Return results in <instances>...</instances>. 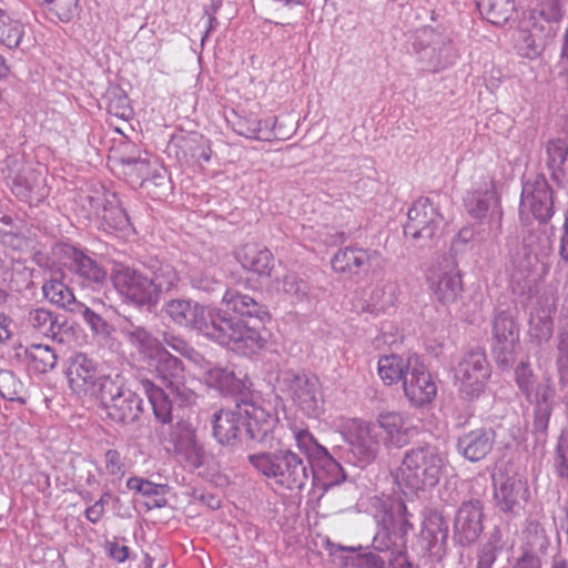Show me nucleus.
<instances>
[{
	"mask_svg": "<svg viewBox=\"0 0 568 568\" xmlns=\"http://www.w3.org/2000/svg\"><path fill=\"white\" fill-rule=\"evenodd\" d=\"M503 534L498 527L489 532L485 542H483L476 554V568H493L498 555L501 552Z\"/></svg>",
	"mask_w": 568,
	"mask_h": 568,
	"instance_id": "obj_42",
	"label": "nucleus"
},
{
	"mask_svg": "<svg viewBox=\"0 0 568 568\" xmlns=\"http://www.w3.org/2000/svg\"><path fill=\"white\" fill-rule=\"evenodd\" d=\"M194 469H199L205 464V450L201 443L195 438L190 444L180 448L176 453Z\"/></svg>",
	"mask_w": 568,
	"mask_h": 568,
	"instance_id": "obj_58",
	"label": "nucleus"
},
{
	"mask_svg": "<svg viewBox=\"0 0 568 568\" xmlns=\"http://www.w3.org/2000/svg\"><path fill=\"white\" fill-rule=\"evenodd\" d=\"M79 0H50L45 4L50 6V10L64 22L73 19L78 11Z\"/></svg>",
	"mask_w": 568,
	"mask_h": 568,
	"instance_id": "obj_60",
	"label": "nucleus"
},
{
	"mask_svg": "<svg viewBox=\"0 0 568 568\" xmlns=\"http://www.w3.org/2000/svg\"><path fill=\"white\" fill-rule=\"evenodd\" d=\"M104 465L106 473L113 476H123L125 473V464L121 453L116 449H109L104 454Z\"/></svg>",
	"mask_w": 568,
	"mask_h": 568,
	"instance_id": "obj_64",
	"label": "nucleus"
},
{
	"mask_svg": "<svg viewBox=\"0 0 568 568\" xmlns=\"http://www.w3.org/2000/svg\"><path fill=\"white\" fill-rule=\"evenodd\" d=\"M566 0H539L535 9L534 19L537 17L542 19L547 26L546 37L555 38L558 29V24L561 22L565 16Z\"/></svg>",
	"mask_w": 568,
	"mask_h": 568,
	"instance_id": "obj_38",
	"label": "nucleus"
},
{
	"mask_svg": "<svg viewBox=\"0 0 568 568\" xmlns=\"http://www.w3.org/2000/svg\"><path fill=\"white\" fill-rule=\"evenodd\" d=\"M343 551H349L352 556L347 558L348 562L356 568H385V559L382 558L378 554L373 551H362L359 547V551L352 547H339Z\"/></svg>",
	"mask_w": 568,
	"mask_h": 568,
	"instance_id": "obj_54",
	"label": "nucleus"
},
{
	"mask_svg": "<svg viewBox=\"0 0 568 568\" xmlns=\"http://www.w3.org/2000/svg\"><path fill=\"white\" fill-rule=\"evenodd\" d=\"M276 390L304 415L317 418L324 410V395L317 376L304 369L281 368L275 378Z\"/></svg>",
	"mask_w": 568,
	"mask_h": 568,
	"instance_id": "obj_6",
	"label": "nucleus"
},
{
	"mask_svg": "<svg viewBox=\"0 0 568 568\" xmlns=\"http://www.w3.org/2000/svg\"><path fill=\"white\" fill-rule=\"evenodd\" d=\"M437 301L447 306L458 305L463 298L464 285L460 271L454 266L453 270L444 272L434 288Z\"/></svg>",
	"mask_w": 568,
	"mask_h": 568,
	"instance_id": "obj_31",
	"label": "nucleus"
},
{
	"mask_svg": "<svg viewBox=\"0 0 568 568\" xmlns=\"http://www.w3.org/2000/svg\"><path fill=\"white\" fill-rule=\"evenodd\" d=\"M12 194L21 202L38 205L49 195L43 173L22 161L17 155H9L2 170Z\"/></svg>",
	"mask_w": 568,
	"mask_h": 568,
	"instance_id": "obj_8",
	"label": "nucleus"
},
{
	"mask_svg": "<svg viewBox=\"0 0 568 568\" xmlns=\"http://www.w3.org/2000/svg\"><path fill=\"white\" fill-rule=\"evenodd\" d=\"M494 498L498 509L504 514L518 515L529 499L527 481L516 476H505L500 481L494 478Z\"/></svg>",
	"mask_w": 568,
	"mask_h": 568,
	"instance_id": "obj_20",
	"label": "nucleus"
},
{
	"mask_svg": "<svg viewBox=\"0 0 568 568\" xmlns=\"http://www.w3.org/2000/svg\"><path fill=\"white\" fill-rule=\"evenodd\" d=\"M139 384L143 393L149 398V403L152 406L155 418L163 424L170 423L172 420L173 409L170 394L166 393L163 388L156 386L149 378L139 379Z\"/></svg>",
	"mask_w": 568,
	"mask_h": 568,
	"instance_id": "obj_32",
	"label": "nucleus"
},
{
	"mask_svg": "<svg viewBox=\"0 0 568 568\" xmlns=\"http://www.w3.org/2000/svg\"><path fill=\"white\" fill-rule=\"evenodd\" d=\"M24 388L12 371L0 369V395L10 402L24 403Z\"/></svg>",
	"mask_w": 568,
	"mask_h": 568,
	"instance_id": "obj_51",
	"label": "nucleus"
},
{
	"mask_svg": "<svg viewBox=\"0 0 568 568\" xmlns=\"http://www.w3.org/2000/svg\"><path fill=\"white\" fill-rule=\"evenodd\" d=\"M23 24L0 9V43L12 49L19 47L23 37Z\"/></svg>",
	"mask_w": 568,
	"mask_h": 568,
	"instance_id": "obj_48",
	"label": "nucleus"
},
{
	"mask_svg": "<svg viewBox=\"0 0 568 568\" xmlns=\"http://www.w3.org/2000/svg\"><path fill=\"white\" fill-rule=\"evenodd\" d=\"M122 164L126 166V173L132 174L135 173L138 178L142 180L141 185L149 180V160L140 159V158H123L121 160Z\"/></svg>",
	"mask_w": 568,
	"mask_h": 568,
	"instance_id": "obj_63",
	"label": "nucleus"
},
{
	"mask_svg": "<svg viewBox=\"0 0 568 568\" xmlns=\"http://www.w3.org/2000/svg\"><path fill=\"white\" fill-rule=\"evenodd\" d=\"M519 349L520 339L491 343V356L498 369L509 372L516 365Z\"/></svg>",
	"mask_w": 568,
	"mask_h": 568,
	"instance_id": "obj_45",
	"label": "nucleus"
},
{
	"mask_svg": "<svg viewBox=\"0 0 568 568\" xmlns=\"http://www.w3.org/2000/svg\"><path fill=\"white\" fill-rule=\"evenodd\" d=\"M98 216L113 230H123L129 224V216L114 193L104 196V203Z\"/></svg>",
	"mask_w": 568,
	"mask_h": 568,
	"instance_id": "obj_43",
	"label": "nucleus"
},
{
	"mask_svg": "<svg viewBox=\"0 0 568 568\" xmlns=\"http://www.w3.org/2000/svg\"><path fill=\"white\" fill-rule=\"evenodd\" d=\"M443 220L428 197H419L408 210L404 225L405 237L420 248H432L442 235Z\"/></svg>",
	"mask_w": 568,
	"mask_h": 568,
	"instance_id": "obj_10",
	"label": "nucleus"
},
{
	"mask_svg": "<svg viewBox=\"0 0 568 568\" xmlns=\"http://www.w3.org/2000/svg\"><path fill=\"white\" fill-rule=\"evenodd\" d=\"M59 253L70 261L69 268L87 285H102L106 281V270L84 251L69 244H60Z\"/></svg>",
	"mask_w": 568,
	"mask_h": 568,
	"instance_id": "obj_21",
	"label": "nucleus"
},
{
	"mask_svg": "<svg viewBox=\"0 0 568 568\" xmlns=\"http://www.w3.org/2000/svg\"><path fill=\"white\" fill-rule=\"evenodd\" d=\"M498 202L495 190V181H490V189L476 190L465 197V207L467 213L474 219L486 217L491 203Z\"/></svg>",
	"mask_w": 568,
	"mask_h": 568,
	"instance_id": "obj_40",
	"label": "nucleus"
},
{
	"mask_svg": "<svg viewBox=\"0 0 568 568\" xmlns=\"http://www.w3.org/2000/svg\"><path fill=\"white\" fill-rule=\"evenodd\" d=\"M484 503L479 498L460 501L453 520V541L468 548L476 544L484 530Z\"/></svg>",
	"mask_w": 568,
	"mask_h": 568,
	"instance_id": "obj_13",
	"label": "nucleus"
},
{
	"mask_svg": "<svg viewBox=\"0 0 568 568\" xmlns=\"http://www.w3.org/2000/svg\"><path fill=\"white\" fill-rule=\"evenodd\" d=\"M433 534L440 535V545L448 544V523L442 510L429 509L423 521L422 537H430Z\"/></svg>",
	"mask_w": 568,
	"mask_h": 568,
	"instance_id": "obj_50",
	"label": "nucleus"
},
{
	"mask_svg": "<svg viewBox=\"0 0 568 568\" xmlns=\"http://www.w3.org/2000/svg\"><path fill=\"white\" fill-rule=\"evenodd\" d=\"M191 282L194 288L203 291L207 294H213L223 290L222 282L206 273H199L193 275Z\"/></svg>",
	"mask_w": 568,
	"mask_h": 568,
	"instance_id": "obj_62",
	"label": "nucleus"
},
{
	"mask_svg": "<svg viewBox=\"0 0 568 568\" xmlns=\"http://www.w3.org/2000/svg\"><path fill=\"white\" fill-rule=\"evenodd\" d=\"M556 390L550 383L538 384L532 409L531 435L535 447H544L548 439V428L555 405Z\"/></svg>",
	"mask_w": 568,
	"mask_h": 568,
	"instance_id": "obj_18",
	"label": "nucleus"
},
{
	"mask_svg": "<svg viewBox=\"0 0 568 568\" xmlns=\"http://www.w3.org/2000/svg\"><path fill=\"white\" fill-rule=\"evenodd\" d=\"M495 443L496 430L490 426H480L459 435L456 449L468 462L478 463L493 452Z\"/></svg>",
	"mask_w": 568,
	"mask_h": 568,
	"instance_id": "obj_19",
	"label": "nucleus"
},
{
	"mask_svg": "<svg viewBox=\"0 0 568 568\" xmlns=\"http://www.w3.org/2000/svg\"><path fill=\"white\" fill-rule=\"evenodd\" d=\"M42 292L50 303L60 307H68L73 311L71 305L77 304L73 291L60 280L51 278L47 281L42 286Z\"/></svg>",
	"mask_w": 568,
	"mask_h": 568,
	"instance_id": "obj_44",
	"label": "nucleus"
},
{
	"mask_svg": "<svg viewBox=\"0 0 568 568\" xmlns=\"http://www.w3.org/2000/svg\"><path fill=\"white\" fill-rule=\"evenodd\" d=\"M294 438L298 450L307 457L310 463V478L313 486L327 490L345 480L346 474L341 464L317 443L307 429L294 432Z\"/></svg>",
	"mask_w": 568,
	"mask_h": 568,
	"instance_id": "obj_7",
	"label": "nucleus"
},
{
	"mask_svg": "<svg viewBox=\"0 0 568 568\" xmlns=\"http://www.w3.org/2000/svg\"><path fill=\"white\" fill-rule=\"evenodd\" d=\"M247 460L260 475L287 490H302L310 480L307 457L292 448L253 453Z\"/></svg>",
	"mask_w": 568,
	"mask_h": 568,
	"instance_id": "obj_4",
	"label": "nucleus"
},
{
	"mask_svg": "<svg viewBox=\"0 0 568 568\" xmlns=\"http://www.w3.org/2000/svg\"><path fill=\"white\" fill-rule=\"evenodd\" d=\"M520 205L528 209L539 224L549 223L555 213L554 191L545 174L538 173L523 183Z\"/></svg>",
	"mask_w": 568,
	"mask_h": 568,
	"instance_id": "obj_14",
	"label": "nucleus"
},
{
	"mask_svg": "<svg viewBox=\"0 0 568 568\" xmlns=\"http://www.w3.org/2000/svg\"><path fill=\"white\" fill-rule=\"evenodd\" d=\"M82 316L84 322L89 325L91 331L103 337H110L113 333V326L104 320L100 314L95 313L93 310L83 306Z\"/></svg>",
	"mask_w": 568,
	"mask_h": 568,
	"instance_id": "obj_59",
	"label": "nucleus"
},
{
	"mask_svg": "<svg viewBox=\"0 0 568 568\" xmlns=\"http://www.w3.org/2000/svg\"><path fill=\"white\" fill-rule=\"evenodd\" d=\"M501 220L503 211L498 207L491 210L487 220L479 219L478 222L473 223L476 242L484 243L488 240L497 239L501 233Z\"/></svg>",
	"mask_w": 568,
	"mask_h": 568,
	"instance_id": "obj_47",
	"label": "nucleus"
},
{
	"mask_svg": "<svg viewBox=\"0 0 568 568\" xmlns=\"http://www.w3.org/2000/svg\"><path fill=\"white\" fill-rule=\"evenodd\" d=\"M551 39L546 37L545 26L539 21H535L531 31H523L520 34V54L530 60L536 59L542 53L547 41Z\"/></svg>",
	"mask_w": 568,
	"mask_h": 568,
	"instance_id": "obj_39",
	"label": "nucleus"
},
{
	"mask_svg": "<svg viewBox=\"0 0 568 568\" xmlns=\"http://www.w3.org/2000/svg\"><path fill=\"white\" fill-rule=\"evenodd\" d=\"M204 382L209 387L225 396L250 399V386L252 384L248 379L236 376L234 371L227 367L215 365L207 368L204 373Z\"/></svg>",
	"mask_w": 568,
	"mask_h": 568,
	"instance_id": "obj_24",
	"label": "nucleus"
},
{
	"mask_svg": "<svg viewBox=\"0 0 568 568\" xmlns=\"http://www.w3.org/2000/svg\"><path fill=\"white\" fill-rule=\"evenodd\" d=\"M376 252L358 247L339 248L332 257V267L335 272L348 275L366 272L371 260Z\"/></svg>",
	"mask_w": 568,
	"mask_h": 568,
	"instance_id": "obj_30",
	"label": "nucleus"
},
{
	"mask_svg": "<svg viewBox=\"0 0 568 568\" xmlns=\"http://www.w3.org/2000/svg\"><path fill=\"white\" fill-rule=\"evenodd\" d=\"M277 290L291 297L294 302H305L310 300L311 285L300 274L286 272L276 278Z\"/></svg>",
	"mask_w": 568,
	"mask_h": 568,
	"instance_id": "obj_41",
	"label": "nucleus"
},
{
	"mask_svg": "<svg viewBox=\"0 0 568 568\" xmlns=\"http://www.w3.org/2000/svg\"><path fill=\"white\" fill-rule=\"evenodd\" d=\"M413 47L423 70L426 71L437 72L445 69L453 63L455 58V49L450 39L436 32L433 28L420 30Z\"/></svg>",
	"mask_w": 568,
	"mask_h": 568,
	"instance_id": "obj_12",
	"label": "nucleus"
},
{
	"mask_svg": "<svg viewBox=\"0 0 568 568\" xmlns=\"http://www.w3.org/2000/svg\"><path fill=\"white\" fill-rule=\"evenodd\" d=\"M524 552L538 556L549 546L546 529L538 519L528 517L523 529Z\"/></svg>",
	"mask_w": 568,
	"mask_h": 568,
	"instance_id": "obj_36",
	"label": "nucleus"
},
{
	"mask_svg": "<svg viewBox=\"0 0 568 568\" xmlns=\"http://www.w3.org/2000/svg\"><path fill=\"white\" fill-rule=\"evenodd\" d=\"M195 438V429L185 420H180L172 425L168 435V440L173 446L174 453L190 444Z\"/></svg>",
	"mask_w": 568,
	"mask_h": 568,
	"instance_id": "obj_55",
	"label": "nucleus"
},
{
	"mask_svg": "<svg viewBox=\"0 0 568 568\" xmlns=\"http://www.w3.org/2000/svg\"><path fill=\"white\" fill-rule=\"evenodd\" d=\"M184 150L190 153L191 158L196 161L203 160L209 162L211 160L212 150L211 142L202 134L192 133L187 138H184Z\"/></svg>",
	"mask_w": 568,
	"mask_h": 568,
	"instance_id": "obj_53",
	"label": "nucleus"
},
{
	"mask_svg": "<svg viewBox=\"0 0 568 568\" xmlns=\"http://www.w3.org/2000/svg\"><path fill=\"white\" fill-rule=\"evenodd\" d=\"M26 324L33 334L62 342L61 333L68 322L63 315L55 314L44 307L30 308L26 315Z\"/></svg>",
	"mask_w": 568,
	"mask_h": 568,
	"instance_id": "obj_26",
	"label": "nucleus"
},
{
	"mask_svg": "<svg viewBox=\"0 0 568 568\" xmlns=\"http://www.w3.org/2000/svg\"><path fill=\"white\" fill-rule=\"evenodd\" d=\"M148 365L154 368L158 377L162 379L171 394L182 395L185 385V368L178 356L172 355L163 346Z\"/></svg>",
	"mask_w": 568,
	"mask_h": 568,
	"instance_id": "obj_23",
	"label": "nucleus"
},
{
	"mask_svg": "<svg viewBox=\"0 0 568 568\" xmlns=\"http://www.w3.org/2000/svg\"><path fill=\"white\" fill-rule=\"evenodd\" d=\"M113 285L120 295L138 307H154L163 293L172 291L179 275L175 268L154 260L139 267L122 266L112 275Z\"/></svg>",
	"mask_w": 568,
	"mask_h": 568,
	"instance_id": "obj_3",
	"label": "nucleus"
},
{
	"mask_svg": "<svg viewBox=\"0 0 568 568\" xmlns=\"http://www.w3.org/2000/svg\"><path fill=\"white\" fill-rule=\"evenodd\" d=\"M18 356L22 357L28 368L37 374L53 369L58 359L55 351L43 344H31L23 349V354L18 353Z\"/></svg>",
	"mask_w": 568,
	"mask_h": 568,
	"instance_id": "obj_33",
	"label": "nucleus"
},
{
	"mask_svg": "<svg viewBox=\"0 0 568 568\" xmlns=\"http://www.w3.org/2000/svg\"><path fill=\"white\" fill-rule=\"evenodd\" d=\"M511 369H514V379L519 392L528 402H531L534 393L536 394L537 376L529 359L520 361Z\"/></svg>",
	"mask_w": 568,
	"mask_h": 568,
	"instance_id": "obj_46",
	"label": "nucleus"
},
{
	"mask_svg": "<svg viewBox=\"0 0 568 568\" xmlns=\"http://www.w3.org/2000/svg\"><path fill=\"white\" fill-rule=\"evenodd\" d=\"M125 341L136 349L143 361L149 363L163 347L162 342L144 326L136 325L132 320L125 318L120 328Z\"/></svg>",
	"mask_w": 568,
	"mask_h": 568,
	"instance_id": "obj_27",
	"label": "nucleus"
},
{
	"mask_svg": "<svg viewBox=\"0 0 568 568\" xmlns=\"http://www.w3.org/2000/svg\"><path fill=\"white\" fill-rule=\"evenodd\" d=\"M33 268L22 264L13 266L9 281L10 288L14 292H24L33 287Z\"/></svg>",
	"mask_w": 568,
	"mask_h": 568,
	"instance_id": "obj_57",
	"label": "nucleus"
},
{
	"mask_svg": "<svg viewBox=\"0 0 568 568\" xmlns=\"http://www.w3.org/2000/svg\"><path fill=\"white\" fill-rule=\"evenodd\" d=\"M519 324L510 308H496L491 322V343L519 341Z\"/></svg>",
	"mask_w": 568,
	"mask_h": 568,
	"instance_id": "obj_35",
	"label": "nucleus"
},
{
	"mask_svg": "<svg viewBox=\"0 0 568 568\" xmlns=\"http://www.w3.org/2000/svg\"><path fill=\"white\" fill-rule=\"evenodd\" d=\"M540 308L530 314L528 335L532 343L541 345L547 343L554 334L552 312L556 310L554 293L545 292L537 298Z\"/></svg>",
	"mask_w": 568,
	"mask_h": 568,
	"instance_id": "obj_25",
	"label": "nucleus"
},
{
	"mask_svg": "<svg viewBox=\"0 0 568 568\" xmlns=\"http://www.w3.org/2000/svg\"><path fill=\"white\" fill-rule=\"evenodd\" d=\"M71 389L79 396L98 398L99 388L104 381L113 377L99 376L94 362L83 353H77L70 362L67 372Z\"/></svg>",
	"mask_w": 568,
	"mask_h": 568,
	"instance_id": "obj_16",
	"label": "nucleus"
},
{
	"mask_svg": "<svg viewBox=\"0 0 568 568\" xmlns=\"http://www.w3.org/2000/svg\"><path fill=\"white\" fill-rule=\"evenodd\" d=\"M222 302L227 311L241 318H233L225 311L184 298L170 300L163 311L179 326L199 331L211 341L243 356L256 355L267 343L265 323L271 320L268 307L235 288H227Z\"/></svg>",
	"mask_w": 568,
	"mask_h": 568,
	"instance_id": "obj_1",
	"label": "nucleus"
},
{
	"mask_svg": "<svg viewBox=\"0 0 568 568\" xmlns=\"http://www.w3.org/2000/svg\"><path fill=\"white\" fill-rule=\"evenodd\" d=\"M480 14L491 24L501 26L516 11V0H476Z\"/></svg>",
	"mask_w": 568,
	"mask_h": 568,
	"instance_id": "obj_37",
	"label": "nucleus"
},
{
	"mask_svg": "<svg viewBox=\"0 0 568 568\" xmlns=\"http://www.w3.org/2000/svg\"><path fill=\"white\" fill-rule=\"evenodd\" d=\"M97 399L100 400L106 416L115 423H135L143 413V399L125 386L120 375L102 383Z\"/></svg>",
	"mask_w": 568,
	"mask_h": 568,
	"instance_id": "obj_9",
	"label": "nucleus"
},
{
	"mask_svg": "<svg viewBox=\"0 0 568 568\" xmlns=\"http://www.w3.org/2000/svg\"><path fill=\"white\" fill-rule=\"evenodd\" d=\"M414 357H417L414 355ZM413 366V356L403 358L399 355L390 354L382 356L378 361V374L382 381L390 386L398 382L404 383L406 373Z\"/></svg>",
	"mask_w": 568,
	"mask_h": 568,
	"instance_id": "obj_34",
	"label": "nucleus"
},
{
	"mask_svg": "<svg viewBox=\"0 0 568 568\" xmlns=\"http://www.w3.org/2000/svg\"><path fill=\"white\" fill-rule=\"evenodd\" d=\"M374 427L376 436H382L385 446L402 448L408 444L407 430L404 428V419L395 412L381 413L376 423L367 424Z\"/></svg>",
	"mask_w": 568,
	"mask_h": 568,
	"instance_id": "obj_28",
	"label": "nucleus"
},
{
	"mask_svg": "<svg viewBox=\"0 0 568 568\" xmlns=\"http://www.w3.org/2000/svg\"><path fill=\"white\" fill-rule=\"evenodd\" d=\"M491 368L481 347L467 352L458 363L455 377L460 396L466 400L478 399L486 389Z\"/></svg>",
	"mask_w": 568,
	"mask_h": 568,
	"instance_id": "obj_11",
	"label": "nucleus"
},
{
	"mask_svg": "<svg viewBox=\"0 0 568 568\" xmlns=\"http://www.w3.org/2000/svg\"><path fill=\"white\" fill-rule=\"evenodd\" d=\"M212 423L213 436L220 445L236 447L244 435L247 448L254 449L256 445L271 446L278 418L252 399L241 398L234 408L215 412Z\"/></svg>",
	"mask_w": 568,
	"mask_h": 568,
	"instance_id": "obj_2",
	"label": "nucleus"
},
{
	"mask_svg": "<svg viewBox=\"0 0 568 568\" xmlns=\"http://www.w3.org/2000/svg\"><path fill=\"white\" fill-rule=\"evenodd\" d=\"M445 459L439 449L424 443L406 450L397 470L399 483L412 491L435 487L443 475Z\"/></svg>",
	"mask_w": 568,
	"mask_h": 568,
	"instance_id": "obj_5",
	"label": "nucleus"
},
{
	"mask_svg": "<svg viewBox=\"0 0 568 568\" xmlns=\"http://www.w3.org/2000/svg\"><path fill=\"white\" fill-rule=\"evenodd\" d=\"M236 260L241 265L260 276H271L274 266L272 252L260 244L246 243L236 251Z\"/></svg>",
	"mask_w": 568,
	"mask_h": 568,
	"instance_id": "obj_29",
	"label": "nucleus"
},
{
	"mask_svg": "<svg viewBox=\"0 0 568 568\" xmlns=\"http://www.w3.org/2000/svg\"><path fill=\"white\" fill-rule=\"evenodd\" d=\"M108 111L118 118L128 119L132 112L128 95L124 93H113L109 98Z\"/></svg>",
	"mask_w": 568,
	"mask_h": 568,
	"instance_id": "obj_61",
	"label": "nucleus"
},
{
	"mask_svg": "<svg viewBox=\"0 0 568 568\" xmlns=\"http://www.w3.org/2000/svg\"><path fill=\"white\" fill-rule=\"evenodd\" d=\"M410 516L403 503H397L385 510L381 518L382 529L373 540L374 547L383 551L389 549L393 545H397L398 540L404 544L406 535L413 529V524L409 520Z\"/></svg>",
	"mask_w": 568,
	"mask_h": 568,
	"instance_id": "obj_17",
	"label": "nucleus"
},
{
	"mask_svg": "<svg viewBox=\"0 0 568 568\" xmlns=\"http://www.w3.org/2000/svg\"><path fill=\"white\" fill-rule=\"evenodd\" d=\"M262 120L256 118H247L235 115V119L232 121L233 130L245 138L255 139V140H264L270 141L271 134L267 136H261L262 133Z\"/></svg>",
	"mask_w": 568,
	"mask_h": 568,
	"instance_id": "obj_52",
	"label": "nucleus"
},
{
	"mask_svg": "<svg viewBox=\"0 0 568 568\" xmlns=\"http://www.w3.org/2000/svg\"><path fill=\"white\" fill-rule=\"evenodd\" d=\"M348 452L353 463L361 468L371 464L377 456L379 443L374 427L367 424H356L346 435Z\"/></svg>",
	"mask_w": 568,
	"mask_h": 568,
	"instance_id": "obj_22",
	"label": "nucleus"
},
{
	"mask_svg": "<svg viewBox=\"0 0 568 568\" xmlns=\"http://www.w3.org/2000/svg\"><path fill=\"white\" fill-rule=\"evenodd\" d=\"M554 469L558 478L568 481V433L562 432L557 439Z\"/></svg>",
	"mask_w": 568,
	"mask_h": 568,
	"instance_id": "obj_56",
	"label": "nucleus"
},
{
	"mask_svg": "<svg viewBox=\"0 0 568 568\" xmlns=\"http://www.w3.org/2000/svg\"><path fill=\"white\" fill-rule=\"evenodd\" d=\"M403 390L409 404L415 408H424L435 399L437 384L419 357H413V366L406 373Z\"/></svg>",
	"mask_w": 568,
	"mask_h": 568,
	"instance_id": "obj_15",
	"label": "nucleus"
},
{
	"mask_svg": "<svg viewBox=\"0 0 568 568\" xmlns=\"http://www.w3.org/2000/svg\"><path fill=\"white\" fill-rule=\"evenodd\" d=\"M547 166L551 171V178L559 182V172L562 171L568 155V144L562 139L548 141L546 145Z\"/></svg>",
	"mask_w": 568,
	"mask_h": 568,
	"instance_id": "obj_49",
	"label": "nucleus"
}]
</instances>
